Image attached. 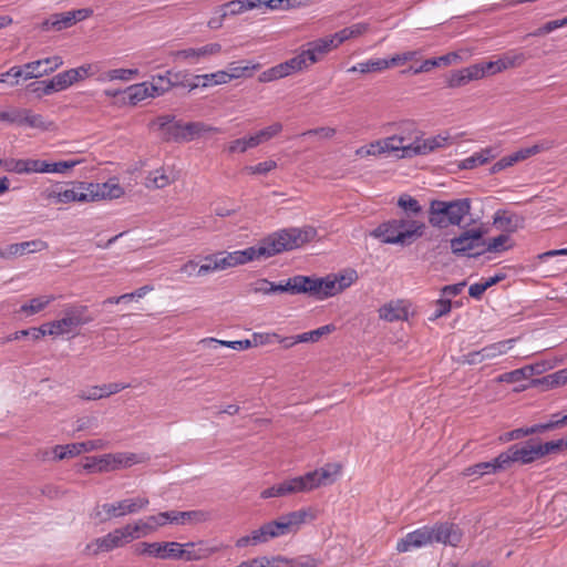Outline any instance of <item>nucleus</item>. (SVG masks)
Instances as JSON below:
<instances>
[{
  "label": "nucleus",
  "instance_id": "nucleus-1",
  "mask_svg": "<svg viewBox=\"0 0 567 567\" xmlns=\"http://www.w3.org/2000/svg\"><path fill=\"white\" fill-rule=\"evenodd\" d=\"M317 236L316 228L306 226L280 229L265 237L258 246L231 252H218L221 270L245 265L249 261L268 258L287 250L300 248Z\"/></svg>",
  "mask_w": 567,
  "mask_h": 567
},
{
  "label": "nucleus",
  "instance_id": "nucleus-2",
  "mask_svg": "<svg viewBox=\"0 0 567 567\" xmlns=\"http://www.w3.org/2000/svg\"><path fill=\"white\" fill-rule=\"evenodd\" d=\"M471 208L470 198L454 200L434 199L430 203L429 223L436 228L458 226L464 217L471 213Z\"/></svg>",
  "mask_w": 567,
  "mask_h": 567
},
{
  "label": "nucleus",
  "instance_id": "nucleus-3",
  "mask_svg": "<svg viewBox=\"0 0 567 567\" xmlns=\"http://www.w3.org/2000/svg\"><path fill=\"white\" fill-rule=\"evenodd\" d=\"M148 504L150 499L146 496L124 498L114 503L97 504L91 512V518L99 523H105L113 518L137 514L145 509Z\"/></svg>",
  "mask_w": 567,
  "mask_h": 567
},
{
  "label": "nucleus",
  "instance_id": "nucleus-4",
  "mask_svg": "<svg viewBox=\"0 0 567 567\" xmlns=\"http://www.w3.org/2000/svg\"><path fill=\"white\" fill-rule=\"evenodd\" d=\"M419 134L414 123L402 124L398 133L382 138L385 153H393L398 158L414 157Z\"/></svg>",
  "mask_w": 567,
  "mask_h": 567
},
{
  "label": "nucleus",
  "instance_id": "nucleus-5",
  "mask_svg": "<svg viewBox=\"0 0 567 567\" xmlns=\"http://www.w3.org/2000/svg\"><path fill=\"white\" fill-rule=\"evenodd\" d=\"M93 320L89 308L83 305H69L63 310V317L51 321L49 336L58 337L72 333L76 328L87 324Z\"/></svg>",
  "mask_w": 567,
  "mask_h": 567
},
{
  "label": "nucleus",
  "instance_id": "nucleus-6",
  "mask_svg": "<svg viewBox=\"0 0 567 567\" xmlns=\"http://www.w3.org/2000/svg\"><path fill=\"white\" fill-rule=\"evenodd\" d=\"M130 543V537L123 525L86 544L85 553L91 556H97L103 553H110L114 549L122 548Z\"/></svg>",
  "mask_w": 567,
  "mask_h": 567
},
{
  "label": "nucleus",
  "instance_id": "nucleus-7",
  "mask_svg": "<svg viewBox=\"0 0 567 567\" xmlns=\"http://www.w3.org/2000/svg\"><path fill=\"white\" fill-rule=\"evenodd\" d=\"M540 460L536 446V440H528L511 445L502 452L501 463H506L507 468L513 464L528 465Z\"/></svg>",
  "mask_w": 567,
  "mask_h": 567
},
{
  "label": "nucleus",
  "instance_id": "nucleus-8",
  "mask_svg": "<svg viewBox=\"0 0 567 567\" xmlns=\"http://www.w3.org/2000/svg\"><path fill=\"white\" fill-rule=\"evenodd\" d=\"M303 278L308 281V284H305V287L307 289L303 291V293L316 296L318 299L332 297L341 292L352 284L351 278H349L347 282L338 284L337 276H334L333 278H311L308 276H303Z\"/></svg>",
  "mask_w": 567,
  "mask_h": 567
},
{
  "label": "nucleus",
  "instance_id": "nucleus-9",
  "mask_svg": "<svg viewBox=\"0 0 567 567\" xmlns=\"http://www.w3.org/2000/svg\"><path fill=\"white\" fill-rule=\"evenodd\" d=\"M221 52V45L217 42L207 43L198 48H185L171 52V56L176 62H185L187 64H198L209 60L212 56Z\"/></svg>",
  "mask_w": 567,
  "mask_h": 567
},
{
  "label": "nucleus",
  "instance_id": "nucleus-10",
  "mask_svg": "<svg viewBox=\"0 0 567 567\" xmlns=\"http://www.w3.org/2000/svg\"><path fill=\"white\" fill-rule=\"evenodd\" d=\"M308 515V511L299 509L281 515L276 520L268 522L267 524L270 529L271 538L274 539L290 533H296L300 526L305 524Z\"/></svg>",
  "mask_w": 567,
  "mask_h": 567
},
{
  "label": "nucleus",
  "instance_id": "nucleus-11",
  "mask_svg": "<svg viewBox=\"0 0 567 567\" xmlns=\"http://www.w3.org/2000/svg\"><path fill=\"white\" fill-rule=\"evenodd\" d=\"M97 464V472L116 471L126 468L134 464L142 463L145 457L135 453L118 452L104 454L95 458Z\"/></svg>",
  "mask_w": 567,
  "mask_h": 567
},
{
  "label": "nucleus",
  "instance_id": "nucleus-12",
  "mask_svg": "<svg viewBox=\"0 0 567 567\" xmlns=\"http://www.w3.org/2000/svg\"><path fill=\"white\" fill-rule=\"evenodd\" d=\"M181 560L185 561H197L207 559L212 555L220 551L224 546L223 545H209L207 540H197V542H188L181 543Z\"/></svg>",
  "mask_w": 567,
  "mask_h": 567
},
{
  "label": "nucleus",
  "instance_id": "nucleus-13",
  "mask_svg": "<svg viewBox=\"0 0 567 567\" xmlns=\"http://www.w3.org/2000/svg\"><path fill=\"white\" fill-rule=\"evenodd\" d=\"M84 194L89 197L87 202L100 199H116L124 195L123 187L111 178L105 183H89L84 184Z\"/></svg>",
  "mask_w": 567,
  "mask_h": 567
},
{
  "label": "nucleus",
  "instance_id": "nucleus-14",
  "mask_svg": "<svg viewBox=\"0 0 567 567\" xmlns=\"http://www.w3.org/2000/svg\"><path fill=\"white\" fill-rule=\"evenodd\" d=\"M434 544L431 526L425 525L413 532L408 533L403 538L396 543V550L399 553H406L413 549H419Z\"/></svg>",
  "mask_w": 567,
  "mask_h": 567
},
{
  "label": "nucleus",
  "instance_id": "nucleus-15",
  "mask_svg": "<svg viewBox=\"0 0 567 567\" xmlns=\"http://www.w3.org/2000/svg\"><path fill=\"white\" fill-rule=\"evenodd\" d=\"M63 65V59L60 55H53L37 61L25 63L22 66L23 79H38L48 75Z\"/></svg>",
  "mask_w": 567,
  "mask_h": 567
},
{
  "label": "nucleus",
  "instance_id": "nucleus-16",
  "mask_svg": "<svg viewBox=\"0 0 567 567\" xmlns=\"http://www.w3.org/2000/svg\"><path fill=\"white\" fill-rule=\"evenodd\" d=\"M40 196L42 199L53 202L56 204H69L73 202L86 203L87 196L84 194V183H80L78 187L58 190L53 187H48L41 190Z\"/></svg>",
  "mask_w": 567,
  "mask_h": 567
},
{
  "label": "nucleus",
  "instance_id": "nucleus-17",
  "mask_svg": "<svg viewBox=\"0 0 567 567\" xmlns=\"http://www.w3.org/2000/svg\"><path fill=\"white\" fill-rule=\"evenodd\" d=\"M341 471L339 464H326L324 466L309 472L303 475L308 491H312L320 486L331 485L336 482Z\"/></svg>",
  "mask_w": 567,
  "mask_h": 567
},
{
  "label": "nucleus",
  "instance_id": "nucleus-18",
  "mask_svg": "<svg viewBox=\"0 0 567 567\" xmlns=\"http://www.w3.org/2000/svg\"><path fill=\"white\" fill-rule=\"evenodd\" d=\"M370 235L384 244L408 246L406 238L413 235V231L400 233L396 219H391L379 225Z\"/></svg>",
  "mask_w": 567,
  "mask_h": 567
},
{
  "label": "nucleus",
  "instance_id": "nucleus-19",
  "mask_svg": "<svg viewBox=\"0 0 567 567\" xmlns=\"http://www.w3.org/2000/svg\"><path fill=\"white\" fill-rule=\"evenodd\" d=\"M484 231L481 228H473L463 231L460 236L451 239V249L454 255H465L467 251L478 248L483 243Z\"/></svg>",
  "mask_w": 567,
  "mask_h": 567
},
{
  "label": "nucleus",
  "instance_id": "nucleus-20",
  "mask_svg": "<svg viewBox=\"0 0 567 567\" xmlns=\"http://www.w3.org/2000/svg\"><path fill=\"white\" fill-rule=\"evenodd\" d=\"M151 127H156L164 140L166 141H187L185 124L174 121L172 116H159L151 124Z\"/></svg>",
  "mask_w": 567,
  "mask_h": 567
},
{
  "label": "nucleus",
  "instance_id": "nucleus-21",
  "mask_svg": "<svg viewBox=\"0 0 567 567\" xmlns=\"http://www.w3.org/2000/svg\"><path fill=\"white\" fill-rule=\"evenodd\" d=\"M433 543L457 546L463 537L461 528L453 523H437L431 526Z\"/></svg>",
  "mask_w": 567,
  "mask_h": 567
},
{
  "label": "nucleus",
  "instance_id": "nucleus-22",
  "mask_svg": "<svg viewBox=\"0 0 567 567\" xmlns=\"http://www.w3.org/2000/svg\"><path fill=\"white\" fill-rule=\"evenodd\" d=\"M47 248L48 243L41 239L11 244L7 246L4 249L0 248V258L10 259L16 256H23L27 252L42 251L45 250Z\"/></svg>",
  "mask_w": 567,
  "mask_h": 567
},
{
  "label": "nucleus",
  "instance_id": "nucleus-23",
  "mask_svg": "<svg viewBox=\"0 0 567 567\" xmlns=\"http://www.w3.org/2000/svg\"><path fill=\"white\" fill-rule=\"evenodd\" d=\"M74 83L76 80L70 69L58 73L50 80L40 81L39 85H43V95H50L53 92L64 91Z\"/></svg>",
  "mask_w": 567,
  "mask_h": 567
},
{
  "label": "nucleus",
  "instance_id": "nucleus-24",
  "mask_svg": "<svg viewBox=\"0 0 567 567\" xmlns=\"http://www.w3.org/2000/svg\"><path fill=\"white\" fill-rule=\"evenodd\" d=\"M493 224L507 233H514L523 227L524 218L515 213H509L505 209H498L493 217Z\"/></svg>",
  "mask_w": 567,
  "mask_h": 567
},
{
  "label": "nucleus",
  "instance_id": "nucleus-25",
  "mask_svg": "<svg viewBox=\"0 0 567 567\" xmlns=\"http://www.w3.org/2000/svg\"><path fill=\"white\" fill-rule=\"evenodd\" d=\"M338 48L331 35L317 39L308 43V49L303 50L302 53L307 54L312 60H308V64L311 65L319 61V56L323 55L331 50Z\"/></svg>",
  "mask_w": 567,
  "mask_h": 567
},
{
  "label": "nucleus",
  "instance_id": "nucleus-26",
  "mask_svg": "<svg viewBox=\"0 0 567 567\" xmlns=\"http://www.w3.org/2000/svg\"><path fill=\"white\" fill-rule=\"evenodd\" d=\"M482 79V72L475 64L467 68L454 71L447 78L446 84L449 87H460L466 85L471 81Z\"/></svg>",
  "mask_w": 567,
  "mask_h": 567
},
{
  "label": "nucleus",
  "instance_id": "nucleus-27",
  "mask_svg": "<svg viewBox=\"0 0 567 567\" xmlns=\"http://www.w3.org/2000/svg\"><path fill=\"white\" fill-rule=\"evenodd\" d=\"M379 317L388 322L408 319V309L402 300H392L379 309Z\"/></svg>",
  "mask_w": 567,
  "mask_h": 567
},
{
  "label": "nucleus",
  "instance_id": "nucleus-28",
  "mask_svg": "<svg viewBox=\"0 0 567 567\" xmlns=\"http://www.w3.org/2000/svg\"><path fill=\"white\" fill-rule=\"evenodd\" d=\"M271 538L270 529L268 524L261 525L259 528L254 529L249 535L239 537L235 545L238 548H245L248 546H257L259 544L268 543Z\"/></svg>",
  "mask_w": 567,
  "mask_h": 567
},
{
  "label": "nucleus",
  "instance_id": "nucleus-29",
  "mask_svg": "<svg viewBox=\"0 0 567 567\" xmlns=\"http://www.w3.org/2000/svg\"><path fill=\"white\" fill-rule=\"evenodd\" d=\"M501 460H502V453L498 454L492 461L482 462V463H477L472 466H468L467 468L464 470L463 474L465 476H473V475L483 476L484 474L496 473L498 471L506 470L507 468L506 463H503V462L501 463Z\"/></svg>",
  "mask_w": 567,
  "mask_h": 567
},
{
  "label": "nucleus",
  "instance_id": "nucleus-30",
  "mask_svg": "<svg viewBox=\"0 0 567 567\" xmlns=\"http://www.w3.org/2000/svg\"><path fill=\"white\" fill-rule=\"evenodd\" d=\"M262 0H231L220 6L221 17H234L260 7Z\"/></svg>",
  "mask_w": 567,
  "mask_h": 567
},
{
  "label": "nucleus",
  "instance_id": "nucleus-31",
  "mask_svg": "<svg viewBox=\"0 0 567 567\" xmlns=\"http://www.w3.org/2000/svg\"><path fill=\"white\" fill-rule=\"evenodd\" d=\"M154 558L161 560H181V543L175 540L154 542Z\"/></svg>",
  "mask_w": 567,
  "mask_h": 567
},
{
  "label": "nucleus",
  "instance_id": "nucleus-32",
  "mask_svg": "<svg viewBox=\"0 0 567 567\" xmlns=\"http://www.w3.org/2000/svg\"><path fill=\"white\" fill-rule=\"evenodd\" d=\"M396 223L400 233L405 234L406 231H413V235L406 238V245H411L413 241L421 238L426 229V225L423 221L408 217L396 219Z\"/></svg>",
  "mask_w": 567,
  "mask_h": 567
},
{
  "label": "nucleus",
  "instance_id": "nucleus-33",
  "mask_svg": "<svg viewBox=\"0 0 567 567\" xmlns=\"http://www.w3.org/2000/svg\"><path fill=\"white\" fill-rule=\"evenodd\" d=\"M176 179V176L172 172H167L165 168H157L148 173L145 178V187L152 189H159L168 186Z\"/></svg>",
  "mask_w": 567,
  "mask_h": 567
},
{
  "label": "nucleus",
  "instance_id": "nucleus-34",
  "mask_svg": "<svg viewBox=\"0 0 567 567\" xmlns=\"http://www.w3.org/2000/svg\"><path fill=\"white\" fill-rule=\"evenodd\" d=\"M305 284H308V281L303 278V276H293L289 278L285 282L275 284L271 282V293L276 292H288L291 295H299L303 293V291L307 289L305 287Z\"/></svg>",
  "mask_w": 567,
  "mask_h": 567
},
{
  "label": "nucleus",
  "instance_id": "nucleus-35",
  "mask_svg": "<svg viewBox=\"0 0 567 567\" xmlns=\"http://www.w3.org/2000/svg\"><path fill=\"white\" fill-rule=\"evenodd\" d=\"M260 66L259 63H252L251 61L233 62L226 71L227 83L235 79L251 76L254 71L259 70Z\"/></svg>",
  "mask_w": 567,
  "mask_h": 567
},
{
  "label": "nucleus",
  "instance_id": "nucleus-36",
  "mask_svg": "<svg viewBox=\"0 0 567 567\" xmlns=\"http://www.w3.org/2000/svg\"><path fill=\"white\" fill-rule=\"evenodd\" d=\"M449 143V137L436 135L429 138H422L420 134L417 135L416 147H415V156L417 155H426L435 150L445 147Z\"/></svg>",
  "mask_w": 567,
  "mask_h": 567
},
{
  "label": "nucleus",
  "instance_id": "nucleus-37",
  "mask_svg": "<svg viewBox=\"0 0 567 567\" xmlns=\"http://www.w3.org/2000/svg\"><path fill=\"white\" fill-rule=\"evenodd\" d=\"M308 60H312V58H309L307 54H303L301 51L296 56L282 62V63L277 64L282 79L288 75H291L296 72L307 69L309 66Z\"/></svg>",
  "mask_w": 567,
  "mask_h": 567
},
{
  "label": "nucleus",
  "instance_id": "nucleus-38",
  "mask_svg": "<svg viewBox=\"0 0 567 567\" xmlns=\"http://www.w3.org/2000/svg\"><path fill=\"white\" fill-rule=\"evenodd\" d=\"M194 81H195L194 83L188 85L190 90H194L199 86L209 87V86H214V85L226 84L227 75H226V71L220 70V71H216L214 73L196 75L194 78Z\"/></svg>",
  "mask_w": 567,
  "mask_h": 567
},
{
  "label": "nucleus",
  "instance_id": "nucleus-39",
  "mask_svg": "<svg viewBox=\"0 0 567 567\" xmlns=\"http://www.w3.org/2000/svg\"><path fill=\"white\" fill-rule=\"evenodd\" d=\"M496 156L495 148L486 147L481 150L480 152L474 153L473 155L464 158L461 162L460 167L463 169H472L480 165L487 163L489 159Z\"/></svg>",
  "mask_w": 567,
  "mask_h": 567
},
{
  "label": "nucleus",
  "instance_id": "nucleus-40",
  "mask_svg": "<svg viewBox=\"0 0 567 567\" xmlns=\"http://www.w3.org/2000/svg\"><path fill=\"white\" fill-rule=\"evenodd\" d=\"M199 343L209 350H217L220 347H227L234 350H246L250 348L249 339L236 340V341H224L215 338H204Z\"/></svg>",
  "mask_w": 567,
  "mask_h": 567
},
{
  "label": "nucleus",
  "instance_id": "nucleus-41",
  "mask_svg": "<svg viewBox=\"0 0 567 567\" xmlns=\"http://www.w3.org/2000/svg\"><path fill=\"white\" fill-rule=\"evenodd\" d=\"M515 342L516 339H507L484 347L481 349L483 360H493L507 353L514 347Z\"/></svg>",
  "mask_w": 567,
  "mask_h": 567
},
{
  "label": "nucleus",
  "instance_id": "nucleus-42",
  "mask_svg": "<svg viewBox=\"0 0 567 567\" xmlns=\"http://www.w3.org/2000/svg\"><path fill=\"white\" fill-rule=\"evenodd\" d=\"M73 25L70 11L51 14L48 19L42 22L43 30L53 29L61 31L69 29Z\"/></svg>",
  "mask_w": 567,
  "mask_h": 567
},
{
  "label": "nucleus",
  "instance_id": "nucleus-43",
  "mask_svg": "<svg viewBox=\"0 0 567 567\" xmlns=\"http://www.w3.org/2000/svg\"><path fill=\"white\" fill-rule=\"evenodd\" d=\"M124 527L126 529L131 543L135 539H140L142 537H146L153 534L147 517L145 519H137L133 523L125 524Z\"/></svg>",
  "mask_w": 567,
  "mask_h": 567
},
{
  "label": "nucleus",
  "instance_id": "nucleus-44",
  "mask_svg": "<svg viewBox=\"0 0 567 567\" xmlns=\"http://www.w3.org/2000/svg\"><path fill=\"white\" fill-rule=\"evenodd\" d=\"M389 69V64L386 62V59H370L363 62H360L355 65H352L348 72H360L362 74L370 73V72H381L383 70Z\"/></svg>",
  "mask_w": 567,
  "mask_h": 567
},
{
  "label": "nucleus",
  "instance_id": "nucleus-45",
  "mask_svg": "<svg viewBox=\"0 0 567 567\" xmlns=\"http://www.w3.org/2000/svg\"><path fill=\"white\" fill-rule=\"evenodd\" d=\"M55 300L54 296H40L31 299L28 303L20 307V311L27 316H33L44 310L51 302Z\"/></svg>",
  "mask_w": 567,
  "mask_h": 567
},
{
  "label": "nucleus",
  "instance_id": "nucleus-46",
  "mask_svg": "<svg viewBox=\"0 0 567 567\" xmlns=\"http://www.w3.org/2000/svg\"><path fill=\"white\" fill-rule=\"evenodd\" d=\"M554 146L551 141H542L533 146L520 148L512 154L515 164L527 159L528 157L536 155L540 152L548 151Z\"/></svg>",
  "mask_w": 567,
  "mask_h": 567
},
{
  "label": "nucleus",
  "instance_id": "nucleus-47",
  "mask_svg": "<svg viewBox=\"0 0 567 567\" xmlns=\"http://www.w3.org/2000/svg\"><path fill=\"white\" fill-rule=\"evenodd\" d=\"M278 495L286 496L299 492H308L303 476L293 477L277 484Z\"/></svg>",
  "mask_w": 567,
  "mask_h": 567
},
{
  "label": "nucleus",
  "instance_id": "nucleus-48",
  "mask_svg": "<svg viewBox=\"0 0 567 567\" xmlns=\"http://www.w3.org/2000/svg\"><path fill=\"white\" fill-rule=\"evenodd\" d=\"M16 115L18 121H16L14 124L27 125L34 128H45L44 120L40 114H34L28 110H17Z\"/></svg>",
  "mask_w": 567,
  "mask_h": 567
},
{
  "label": "nucleus",
  "instance_id": "nucleus-49",
  "mask_svg": "<svg viewBox=\"0 0 567 567\" xmlns=\"http://www.w3.org/2000/svg\"><path fill=\"white\" fill-rule=\"evenodd\" d=\"M185 130H186V134H187V141H192L196 137H200L206 134H215V133L220 132V130L218 127L207 125L203 122L187 123V124H185Z\"/></svg>",
  "mask_w": 567,
  "mask_h": 567
},
{
  "label": "nucleus",
  "instance_id": "nucleus-50",
  "mask_svg": "<svg viewBox=\"0 0 567 567\" xmlns=\"http://www.w3.org/2000/svg\"><path fill=\"white\" fill-rule=\"evenodd\" d=\"M210 519V513L203 509L179 512V525H198Z\"/></svg>",
  "mask_w": 567,
  "mask_h": 567
},
{
  "label": "nucleus",
  "instance_id": "nucleus-51",
  "mask_svg": "<svg viewBox=\"0 0 567 567\" xmlns=\"http://www.w3.org/2000/svg\"><path fill=\"white\" fill-rule=\"evenodd\" d=\"M536 446L538 451L539 458L545 457L546 455L558 453L567 447V439H559L555 441L540 442L536 441Z\"/></svg>",
  "mask_w": 567,
  "mask_h": 567
},
{
  "label": "nucleus",
  "instance_id": "nucleus-52",
  "mask_svg": "<svg viewBox=\"0 0 567 567\" xmlns=\"http://www.w3.org/2000/svg\"><path fill=\"white\" fill-rule=\"evenodd\" d=\"M83 161L80 158H71L66 161H60L50 163L45 161V174H65L66 172L71 171L79 164H81Z\"/></svg>",
  "mask_w": 567,
  "mask_h": 567
},
{
  "label": "nucleus",
  "instance_id": "nucleus-53",
  "mask_svg": "<svg viewBox=\"0 0 567 567\" xmlns=\"http://www.w3.org/2000/svg\"><path fill=\"white\" fill-rule=\"evenodd\" d=\"M123 94L126 95L127 102L131 105H136L137 103L148 99L147 86H145L144 82L130 85L123 90Z\"/></svg>",
  "mask_w": 567,
  "mask_h": 567
},
{
  "label": "nucleus",
  "instance_id": "nucleus-54",
  "mask_svg": "<svg viewBox=\"0 0 567 567\" xmlns=\"http://www.w3.org/2000/svg\"><path fill=\"white\" fill-rule=\"evenodd\" d=\"M73 449H71V444L66 445H55L52 450H47L41 452L40 457L43 461L54 460L61 461L66 457H73Z\"/></svg>",
  "mask_w": 567,
  "mask_h": 567
},
{
  "label": "nucleus",
  "instance_id": "nucleus-55",
  "mask_svg": "<svg viewBox=\"0 0 567 567\" xmlns=\"http://www.w3.org/2000/svg\"><path fill=\"white\" fill-rule=\"evenodd\" d=\"M138 75L137 69H113L105 72L100 80L101 81H123L127 82Z\"/></svg>",
  "mask_w": 567,
  "mask_h": 567
},
{
  "label": "nucleus",
  "instance_id": "nucleus-56",
  "mask_svg": "<svg viewBox=\"0 0 567 567\" xmlns=\"http://www.w3.org/2000/svg\"><path fill=\"white\" fill-rule=\"evenodd\" d=\"M334 330H336V326L334 324L321 326L318 329H315L312 331H308V332H303V333L297 334L296 341L316 342L321 337H323L326 334H329V333L333 332Z\"/></svg>",
  "mask_w": 567,
  "mask_h": 567
},
{
  "label": "nucleus",
  "instance_id": "nucleus-57",
  "mask_svg": "<svg viewBox=\"0 0 567 567\" xmlns=\"http://www.w3.org/2000/svg\"><path fill=\"white\" fill-rule=\"evenodd\" d=\"M106 447V442L104 440H89L85 442L72 443L71 449H73L74 456L80 455L81 453L92 452L97 450H103Z\"/></svg>",
  "mask_w": 567,
  "mask_h": 567
},
{
  "label": "nucleus",
  "instance_id": "nucleus-58",
  "mask_svg": "<svg viewBox=\"0 0 567 567\" xmlns=\"http://www.w3.org/2000/svg\"><path fill=\"white\" fill-rule=\"evenodd\" d=\"M382 154H385L382 138L371 142V143L363 145L355 150V155L360 158L369 157V156H380Z\"/></svg>",
  "mask_w": 567,
  "mask_h": 567
},
{
  "label": "nucleus",
  "instance_id": "nucleus-59",
  "mask_svg": "<svg viewBox=\"0 0 567 567\" xmlns=\"http://www.w3.org/2000/svg\"><path fill=\"white\" fill-rule=\"evenodd\" d=\"M501 59L504 63V69L507 70V69L520 66L527 60V56L525 55V53H523L518 50H511V51H507L506 53H504L501 56Z\"/></svg>",
  "mask_w": 567,
  "mask_h": 567
},
{
  "label": "nucleus",
  "instance_id": "nucleus-60",
  "mask_svg": "<svg viewBox=\"0 0 567 567\" xmlns=\"http://www.w3.org/2000/svg\"><path fill=\"white\" fill-rule=\"evenodd\" d=\"M475 66H477V69H480V71L482 72V79L487 75H494L505 71L504 63L501 56L495 61L476 63Z\"/></svg>",
  "mask_w": 567,
  "mask_h": 567
},
{
  "label": "nucleus",
  "instance_id": "nucleus-61",
  "mask_svg": "<svg viewBox=\"0 0 567 567\" xmlns=\"http://www.w3.org/2000/svg\"><path fill=\"white\" fill-rule=\"evenodd\" d=\"M398 206L412 215H419L422 212L420 203L408 194L401 195L399 197Z\"/></svg>",
  "mask_w": 567,
  "mask_h": 567
},
{
  "label": "nucleus",
  "instance_id": "nucleus-62",
  "mask_svg": "<svg viewBox=\"0 0 567 567\" xmlns=\"http://www.w3.org/2000/svg\"><path fill=\"white\" fill-rule=\"evenodd\" d=\"M434 306H435V309L429 317L430 321H435L439 318L449 315L452 309V303H451L450 298L441 297L440 299H437L435 301Z\"/></svg>",
  "mask_w": 567,
  "mask_h": 567
},
{
  "label": "nucleus",
  "instance_id": "nucleus-63",
  "mask_svg": "<svg viewBox=\"0 0 567 567\" xmlns=\"http://www.w3.org/2000/svg\"><path fill=\"white\" fill-rule=\"evenodd\" d=\"M221 270L218 256L216 254L205 257V264L200 265L196 271L197 276H205L213 271Z\"/></svg>",
  "mask_w": 567,
  "mask_h": 567
},
{
  "label": "nucleus",
  "instance_id": "nucleus-64",
  "mask_svg": "<svg viewBox=\"0 0 567 567\" xmlns=\"http://www.w3.org/2000/svg\"><path fill=\"white\" fill-rule=\"evenodd\" d=\"M321 559L312 555H300L290 558V567H318Z\"/></svg>",
  "mask_w": 567,
  "mask_h": 567
}]
</instances>
